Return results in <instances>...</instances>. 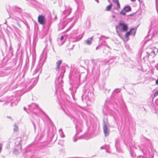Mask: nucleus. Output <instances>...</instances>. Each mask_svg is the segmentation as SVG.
I'll list each match as a JSON object with an SVG mask.
<instances>
[{
  "label": "nucleus",
  "mask_w": 158,
  "mask_h": 158,
  "mask_svg": "<svg viewBox=\"0 0 158 158\" xmlns=\"http://www.w3.org/2000/svg\"><path fill=\"white\" fill-rule=\"evenodd\" d=\"M68 115L71 119H73V122L75 125L76 133L75 136L73 137V141L74 142H76L77 139H80L82 138L81 136L78 137L77 138L76 137L78 135L79 133L82 131L83 127L82 122V121L79 120L77 119L76 117L77 116V115H75L73 113L68 114Z\"/></svg>",
  "instance_id": "nucleus-1"
},
{
  "label": "nucleus",
  "mask_w": 158,
  "mask_h": 158,
  "mask_svg": "<svg viewBox=\"0 0 158 158\" xmlns=\"http://www.w3.org/2000/svg\"><path fill=\"white\" fill-rule=\"evenodd\" d=\"M42 70L41 66L40 65H38L33 73V75H35L37 77L32 78L30 80L27 85L26 86V87L29 88L28 90L31 89L37 83L38 81V77L40 74L41 73Z\"/></svg>",
  "instance_id": "nucleus-2"
},
{
  "label": "nucleus",
  "mask_w": 158,
  "mask_h": 158,
  "mask_svg": "<svg viewBox=\"0 0 158 158\" xmlns=\"http://www.w3.org/2000/svg\"><path fill=\"white\" fill-rule=\"evenodd\" d=\"M65 69H63L60 74H58L55 81L56 90V93L58 92L59 88L60 91L63 90L62 87L63 86L64 82L62 80V78L64 76V73Z\"/></svg>",
  "instance_id": "nucleus-3"
},
{
  "label": "nucleus",
  "mask_w": 158,
  "mask_h": 158,
  "mask_svg": "<svg viewBox=\"0 0 158 158\" xmlns=\"http://www.w3.org/2000/svg\"><path fill=\"white\" fill-rule=\"evenodd\" d=\"M151 31L152 32V38L156 36L158 32V19L155 17H153L151 21V26L148 33Z\"/></svg>",
  "instance_id": "nucleus-4"
},
{
  "label": "nucleus",
  "mask_w": 158,
  "mask_h": 158,
  "mask_svg": "<svg viewBox=\"0 0 158 158\" xmlns=\"http://www.w3.org/2000/svg\"><path fill=\"white\" fill-rule=\"evenodd\" d=\"M89 89H86L84 91L83 94L82 96V100L83 102L85 101H91L93 98L94 95L92 92V87L91 86Z\"/></svg>",
  "instance_id": "nucleus-5"
},
{
  "label": "nucleus",
  "mask_w": 158,
  "mask_h": 158,
  "mask_svg": "<svg viewBox=\"0 0 158 158\" xmlns=\"http://www.w3.org/2000/svg\"><path fill=\"white\" fill-rule=\"evenodd\" d=\"M36 154L32 148L28 147L25 149L23 156L24 158H36L35 156Z\"/></svg>",
  "instance_id": "nucleus-6"
},
{
  "label": "nucleus",
  "mask_w": 158,
  "mask_h": 158,
  "mask_svg": "<svg viewBox=\"0 0 158 158\" xmlns=\"http://www.w3.org/2000/svg\"><path fill=\"white\" fill-rule=\"evenodd\" d=\"M60 6L61 7V11H62V13L61 15V19H64L68 15H69L71 13L72 9L69 6H67L65 5H63L64 7V10H63V7H62V5L59 3V4Z\"/></svg>",
  "instance_id": "nucleus-7"
},
{
  "label": "nucleus",
  "mask_w": 158,
  "mask_h": 158,
  "mask_svg": "<svg viewBox=\"0 0 158 158\" xmlns=\"http://www.w3.org/2000/svg\"><path fill=\"white\" fill-rule=\"evenodd\" d=\"M29 107V110L30 111V113L33 115L35 114L37 115V113L40 110V109L38 105L35 103H32L31 105L28 106Z\"/></svg>",
  "instance_id": "nucleus-8"
},
{
  "label": "nucleus",
  "mask_w": 158,
  "mask_h": 158,
  "mask_svg": "<svg viewBox=\"0 0 158 158\" xmlns=\"http://www.w3.org/2000/svg\"><path fill=\"white\" fill-rule=\"evenodd\" d=\"M21 10L19 8H16L13 13V18L17 21L21 20L22 18Z\"/></svg>",
  "instance_id": "nucleus-9"
},
{
  "label": "nucleus",
  "mask_w": 158,
  "mask_h": 158,
  "mask_svg": "<svg viewBox=\"0 0 158 158\" xmlns=\"http://www.w3.org/2000/svg\"><path fill=\"white\" fill-rule=\"evenodd\" d=\"M109 125L107 124L105 120L103 121V130L105 136V137L108 136L110 132Z\"/></svg>",
  "instance_id": "nucleus-10"
},
{
  "label": "nucleus",
  "mask_w": 158,
  "mask_h": 158,
  "mask_svg": "<svg viewBox=\"0 0 158 158\" xmlns=\"http://www.w3.org/2000/svg\"><path fill=\"white\" fill-rule=\"evenodd\" d=\"M77 31L74 30L73 31L71 34V35L70 36V40L74 42L78 41L80 40L82 38L83 36L82 35L81 37H79L77 35Z\"/></svg>",
  "instance_id": "nucleus-11"
},
{
  "label": "nucleus",
  "mask_w": 158,
  "mask_h": 158,
  "mask_svg": "<svg viewBox=\"0 0 158 158\" xmlns=\"http://www.w3.org/2000/svg\"><path fill=\"white\" fill-rule=\"evenodd\" d=\"M59 94L62 99H65V100L64 101V105L66 107L67 105L69 103V101L68 100L69 98V96L65 94L63 91H60V92L59 93Z\"/></svg>",
  "instance_id": "nucleus-12"
},
{
  "label": "nucleus",
  "mask_w": 158,
  "mask_h": 158,
  "mask_svg": "<svg viewBox=\"0 0 158 158\" xmlns=\"http://www.w3.org/2000/svg\"><path fill=\"white\" fill-rule=\"evenodd\" d=\"M19 141L18 143L17 144L13 152L15 155L17 154L21 150L22 147L21 143V139H18Z\"/></svg>",
  "instance_id": "nucleus-13"
},
{
  "label": "nucleus",
  "mask_w": 158,
  "mask_h": 158,
  "mask_svg": "<svg viewBox=\"0 0 158 158\" xmlns=\"http://www.w3.org/2000/svg\"><path fill=\"white\" fill-rule=\"evenodd\" d=\"M91 63L93 65L92 70L96 71L98 72H99L100 66L99 65H97L96 60L94 59L91 60Z\"/></svg>",
  "instance_id": "nucleus-14"
},
{
  "label": "nucleus",
  "mask_w": 158,
  "mask_h": 158,
  "mask_svg": "<svg viewBox=\"0 0 158 158\" xmlns=\"http://www.w3.org/2000/svg\"><path fill=\"white\" fill-rule=\"evenodd\" d=\"M146 56L148 57H151L153 58L156 55L154 50L151 49H148V51L146 52Z\"/></svg>",
  "instance_id": "nucleus-15"
},
{
  "label": "nucleus",
  "mask_w": 158,
  "mask_h": 158,
  "mask_svg": "<svg viewBox=\"0 0 158 158\" xmlns=\"http://www.w3.org/2000/svg\"><path fill=\"white\" fill-rule=\"evenodd\" d=\"M29 59L27 58L26 60V64L25 65V66L23 69V77H24L25 75L26 74L27 70L28 69L29 65Z\"/></svg>",
  "instance_id": "nucleus-16"
},
{
  "label": "nucleus",
  "mask_w": 158,
  "mask_h": 158,
  "mask_svg": "<svg viewBox=\"0 0 158 158\" xmlns=\"http://www.w3.org/2000/svg\"><path fill=\"white\" fill-rule=\"evenodd\" d=\"M38 21L40 24L44 25L46 23L45 16L43 15H39L38 17Z\"/></svg>",
  "instance_id": "nucleus-17"
},
{
  "label": "nucleus",
  "mask_w": 158,
  "mask_h": 158,
  "mask_svg": "<svg viewBox=\"0 0 158 158\" xmlns=\"http://www.w3.org/2000/svg\"><path fill=\"white\" fill-rule=\"evenodd\" d=\"M20 100L19 97L18 98L15 97L11 100V106H15L18 104V102Z\"/></svg>",
  "instance_id": "nucleus-18"
},
{
  "label": "nucleus",
  "mask_w": 158,
  "mask_h": 158,
  "mask_svg": "<svg viewBox=\"0 0 158 158\" xmlns=\"http://www.w3.org/2000/svg\"><path fill=\"white\" fill-rule=\"evenodd\" d=\"M117 99L119 103L122 104V107L123 110L124 111H126L127 110V107L123 101L122 95H120L119 98H117Z\"/></svg>",
  "instance_id": "nucleus-19"
},
{
  "label": "nucleus",
  "mask_w": 158,
  "mask_h": 158,
  "mask_svg": "<svg viewBox=\"0 0 158 158\" xmlns=\"http://www.w3.org/2000/svg\"><path fill=\"white\" fill-rule=\"evenodd\" d=\"M119 25L120 27H122L121 30L122 31L125 32L127 30L128 26L127 24L122 22H120L119 23Z\"/></svg>",
  "instance_id": "nucleus-20"
},
{
  "label": "nucleus",
  "mask_w": 158,
  "mask_h": 158,
  "mask_svg": "<svg viewBox=\"0 0 158 158\" xmlns=\"http://www.w3.org/2000/svg\"><path fill=\"white\" fill-rule=\"evenodd\" d=\"M132 31H133V33H132V35H135L136 33V29L135 28H132L129 31L127 32L125 34V37L127 38L131 34Z\"/></svg>",
  "instance_id": "nucleus-21"
},
{
  "label": "nucleus",
  "mask_w": 158,
  "mask_h": 158,
  "mask_svg": "<svg viewBox=\"0 0 158 158\" xmlns=\"http://www.w3.org/2000/svg\"><path fill=\"white\" fill-rule=\"evenodd\" d=\"M67 21H63L62 23H60L59 25V28L60 30L64 29L66 25L68 24Z\"/></svg>",
  "instance_id": "nucleus-22"
},
{
  "label": "nucleus",
  "mask_w": 158,
  "mask_h": 158,
  "mask_svg": "<svg viewBox=\"0 0 158 158\" xmlns=\"http://www.w3.org/2000/svg\"><path fill=\"white\" fill-rule=\"evenodd\" d=\"M65 41L64 37L63 35L61 36L60 38L57 39L58 44L59 45H61L63 44Z\"/></svg>",
  "instance_id": "nucleus-23"
},
{
  "label": "nucleus",
  "mask_w": 158,
  "mask_h": 158,
  "mask_svg": "<svg viewBox=\"0 0 158 158\" xmlns=\"http://www.w3.org/2000/svg\"><path fill=\"white\" fill-rule=\"evenodd\" d=\"M93 36L89 38L87 40H85V44L87 45H90L92 43V40L93 39Z\"/></svg>",
  "instance_id": "nucleus-24"
},
{
  "label": "nucleus",
  "mask_w": 158,
  "mask_h": 158,
  "mask_svg": "<svg viewBox=\"0 0 158 158\" xmlns=\"http://www.w3.org/2000/svg\"><path fill=\"white\" fill-rule=\"evenodd\" d=\"M126 145L127 147H129L131 149V148L133 147L135 145V143L133 141H131L130 142H127Z\"/></svg>",
  "instance_id": "nucleus-25"
},
{
  "label": "nucleus",
  "mask_w": 158,
  "mask_h": 158,
  "mask_svg": "<svg viewBox=\"0 0 158 158\" xmlns=\"http://www.w3.org/2000/svg\"><path fill=\"white\" fill-rule=\"evenodd\" d=\"M103 45L105 46H107L108 48H109V47L107 45L106 42L103 39L102 40L100 41L99 40V44L98 46Z\"/></svg>",
  "instance_id": "nucleus-26"
},
{
  "label": "nucleus",
  "mask_w": 158,
  "mask_h": 158,
  "mask_svg": "<svg viewBox=\"0 0 158 158\" xmlns=\"http://www.w3.org/2000/svg\"><path fill=\"white\" fill-rule=\"evenodd\" d=\"M62 60H58L56 62V70H58L60 68V66L62 63Z\"/></svg>",
  "instance_id": "nucleus-27"
},
{
  "label": "nucleus",
  "mask_w": 158,
  "mask_h": 158,
  "mask_svg": "<svg viewBox=\"0 0 158 158\" xmlns=\"http://www.w3.org/2000/svg\"><path fill=\"white\" fill-rule=\"evenodd\" d=\"M120 4L119 2H118L115 3V5L114 4L113 9L118 10L120 8Z\"/></svg>",
  "instance_id": "nucleus-28"
},
{
  "label": "nucleus",
  "mask_w": 158,
  "mask_h": 158,
  "mask_svg": "<svg viewBox=\"0 0 158 158\" xmlns=\"http://www.w3.org/2000/svg\"><path fill=\"white\" fill-rule=\"evenodd\" d=\"M120 91V89H116L114 90L113 91V93L112 94V96H114L115 97V96L118 93H119Z\"/></svg>",
  "instance_id": "nucleus-29"
},
{
  "label": "nucleus",
  "mask_w": 158,
  "mask_h": 158,
  "mask_svg": "<svg viewBox=\"0 0 158 158\" xmlns=\"http://www.w3.org/2000/svg\"><path fill=\"white\" fill-rule=\"evenodd\" d=\"M73 88L70 87L69 88V89L71 91V95L72 96V97H73V99L74 100V95L75 93L76 92V90H75L74 92V91H73Z\"/></svg>",
  "instance_id": "nucleus-30"
},
{
  "label": "nucleus",
  "mask_w": 158,
  "mask_h": 158,
  "mask_svg": "<svg viewBox=\"0 0 158 158\" xmlns=\"http://www.w3.org/2000/svg\"><path fill=\"white\" fill-rule=\"evenodd\" d=\"M123 10H124L126 12H128L131 10V8L130 6H126L124 7Z\"/></svg>",
  "instance_id": "nucleus-31"
},
{
  "label": "nucleus",
  "mask_w": 158,
  "mask_h": 158,
  "mask_svg": "<svg viewBox=\"0 0 158 158\" xmlns=\"http://www.w3.org/2000/svg\"><path fill=\"white\" fill-rule=\"evenodd\" d=\"M110 148V146L109 145H105L104 146H102L101 147V149L105 148L106 150V152H109L108 150V149H109Z\"/></svg>",
  "instance_id": "nucleus-32"
},
{
  "label": "nucleus",
  "mask_w": 158,
  "mask_h": 158,
  "mask_svg": "<svg viewBox=\"0 0 158 158\" xmlns=\"http://www.w3.org/2000/svg\"><path fill=\"white\" fill-rule=\"evenodd\" d=\"M40 132H39L38 133V136L41 139L42 137H43L44 135V131H43V133H41V130H40Z\"/></svg>",
  "instance_id": "nucleus-33"
},
{
  "label": "nucleus",
  "mask_w": 158,
  "mask_h": 158,
  "mask_svg": "<svg viewBox=\"0 0 158 158\" xmlns=\"http://www.w3.org/2000/svg\"><path fill=\"white\" fill-rule=\"evenodd\" d=\"M112 4H110L109 5L107 6L105 9L106 11H110L112 7Z\"/></svg>",
  "instance_id": "nucleus-34"
},
{
  "label": "nucleus",
  "mask_w": 158,
  "mask_h": 158,
  "mask_svg": "<svg viewBox=\"0 0 158 158\" xmlns=\"http://www.w3.org/2000/svg\"><path fill=\"white\" fill-rule=\"evenodd\" d=\"M13 131L15 132H17L18 131V127L16 124H15L14 125Z\"/></svg>",
  "instance_id": "nucleus-35"
},
{
  "label": "nucleus",
  "mask_w": 158,
  "mask_h": 158,
  "mask_svg": "<svg viewBox=\"0 0 158 158\" xmlns=\"http://www.w3.org/2000/svg\"><path fill=\"white\" fill-rule=\"evenodd\" d=\"M59 133L61 137L64 138V134L62 129H60L59 130Z\"/></svg>",
  "instance_id": "nucleus-36"
},
{
  "label": "nucleus",
  "mask_w": 158,
  "mask_h": 158,
  "mask_svg": "<svg viewBox=\"0 0 158 158\" xmlns=\"http://www.w3.org/2000/svg\"><path fill=\"white\" fill-rule=\"evenodd\" d=\"M115 147L117 151L118 147L119 145V140L118 139H116L115 140Z\"/></svg>",
  "instance_id": "nucleus-37"
},
{
  "label": "nucleus",
  "mask_w": 158,
  "mask_h": 158,
  "mask_svg": "<svg viewBox=\"0 0 158 158\" xmlns=\"http://www.w3.org/2000/svg\"><path fill=\"white\" fill-rule=\"evenodd\" d=\"M6 75V73L4 72L0 71V77H3Z\"/></svg>",
  "instance_id": "nucleus-38"
},
{
  "label": "nucleus",
  "mask_w": 158,
  "mask_h": 158,
  "mask_svg": "<svg viewBox=\"0 0 158 158\" xmlns=\"http://www.w3.org/2000/svg\"><path fill=\"white\" fill-rule=\"evenodd\" d=\"M130 154L131 157L133 158L134 157L136 156L135 153L131 150L130 151Z\"/></svg>",
  "instance_id": "nucleus-39"
},
{
  "label": "nucleus",
  "mask_w": 158,
  "mask_h": 158,
  "mask_svg": "<svg viewBox=\"0 0 158 158\" xmlns=\"http://www.w3.org/2000/svg\"><path fill=\"white\" fill-rule=\"evenodd\" d=\"M125 48L127 49V51L129 52H130L131 51V49L130 48L129 46L127 44H126L125 45Z\"/></svg>",
  "instance_id": "nucleus-40"
},
{
  "label": "nucleus",
  "mask_w": 158,
  "mask_h": 158,
  "mask_svg": "<svg viewBox=\"0 0 158 158\" xmlns=\"http://www.w3.org/2000/svg\"><path fill=\"white\" fill-rule=\"evenodd\" d=\"M126 12L124 10H123V9L120 12V14L123 15H126Z\"/></svg>",
  "instance_id": "nucleus-41"
},
{
  "label": "nucleus",
  "mask_w": 158,
  "mask_h": 158,
  "mask_svg": "<svg viewBox=\"0 0 158 158\" xmlns=\"http://www.w3.org/2000/svg\"><path fill=\"white\" fill-rule=\"evenodd\" d=\"M80 75L79 74L78 75L77 79L78 80V81H77V83L78 85H79L80 84Z\"/></svg>",
  "instance_id": "nucleus-42"
},
{
  "label": "nucleus",
  "mask_w": 158,
  "mask_h": 158,
  "mask_svg": "<svg viewBox=\"0 0 158 158\" xmlns=\"http://www.w3.org/2000/svg\"><path fill=\"white\" fill-rule=\"evenodd\" d=\"M103 37H104L106 39H109V37H105V36H104V35H102L100 38H99V40L100 41H101V40H102V38Z\"/></svg>",
  "instance_id": "nucleus-43"
},
{
  "label": "nucleus",
  "mask_w": 158,
  "mask_h": 158,
  "mask_svg": "<svg viewBox=\"0 0 158 158\" xmlns=\"http://www.w3.org/2000/svg\"><path fill=\"white\" fill-rule=\"evenodd\" d=\"M35 63V61L33 60L32 62L31 69L34 67Z\"/></svg>",
  "instance_id": "nucleus-44"
},
{
  "label": "nucleus",
  "mask_w": 158,
  "mask_h": 158,
  "mask_svg": "<svg viewBox=\"0 0 158 158\" xmlns=\"http://www.w3.org/2000/svg\"><path fill=\"white\" fill-rule=\"evenodd\" d=\"M112 1L114 2V5H115V3L119 2L118 0H112Z\"/></svg>",
  "instance_id": "nucleus-45"
},
{
  "label": "nucleus",
  "mask_w": 158,
  "mask_h": 158,
  "mask_svg": "<svg viewBox=\"0 0 158 158\" xmlns=\"http://www.w3.org/2000/svg\"><path fill=\"white\" fill-rule=\"evenodd\" d=\"M24 110L25 111H26L27 112V113H30V111H29V110H26V107H24Z\"/></svg>",
  "instance_id": "nucleus-46"
},
{
  "label": "nucleus",
  "mask_w": 158,
  "mask_h": 158,
  "mask_svg": "<svg viewBox=\"0 0 158 158\" xmlns=\"http://www.w3.org/2000/svg\"><path fill=\"white\" fill-rule=\"evenodd\" d=\"M103 89L105 90V93H106L107 91V92H108V91H109V90H110L109 89H105L104 87H103Z\"/></svg>",
  "instance_id": "nucleus-47"
},
{
  "label": "nucleus",
  "mask_w": 158,
  "mask_h": 158,
  "mask_svg": "<svg viewBox=\"0 0 158 158\" xmlns=\"http://www.w3.org/2000/svg\"><path fill=\"white\" fill-rule=\"evenodd\" d=\"M2 144H0V153L1 152V151L2 150Z\"/></svg>",
  "instance_id": "nucleus-48"
},
{
  "label": "nucleus",
  "mask_w": 158,
  "mask_h": 158,
  "mask_svg": "<svg viewBox=\"0 0 158 158\" xmlns=\"http://www.w3.org/2000/svg\"><path fill=\"white\" fill-rule=\"evenodd\" d=\"M81 13L80 14V15H79V16H78V17H77L76 16V17L75 18V19H76L77 20L78 19V18L79 17H81Z\"/></svg>",
  "instance_id": "nucleus-49"
},
{
  "label": "nucleus",
  "mask_w": 158,
  "mask_h": 158,
  "mask_svg": "<svg viewBox=\"0 0 158 158\" xmlns=\"http://www.w3.org/2000/svg\"><path fill=\"white\" fill-rule=\"evenodd\" d=\"M156 8L157 12L158 14V5L157 4H156Z\"/></svg>",
  "instance_id": "nucleus-50"
},
{
  "label": "nucleus",
  "mask_w": 158,
  "mask_h": 158,
  "mask_svg": "<svg viewBox=\"0 0 158 158\" xmlns=\"http://www.w3.org/2000/svg\"><path fill=\"white\" fill-rule=\"evenodd\" d=\"M158 95V90L155 93L154 95L155 96Z\"/></svg>",
  "instance_id": "nucleus-51"
},
{
  "label": "nucleus",
  "mask_w": 158,
  "mask_h": 158,
  "mask_svg": "<svg viewBox=\"0 0 158 158\" xmlns=\"http://www.w3.org/2000/svg\"><path fill=\"white\" fill-rule=\"evenodd\" d=\"M46 118L49 120V121H50V122H51V120L50 119V118L48 117V116L47 115H46Z\"/></svg>",
  "instance_id": "nucleus-52"
},
{
  "label": "nucleus",
  "mask_w": 158,
  "mask_h": 158,
  "mask_svg": "<svg viewBox=\"0 0 158 158\" xmlns=\"http://www.w3.org/2000/svg\"><path fill=\"white\" fill-rule=\"evenodd\" d=\"M6 91H4L2 93H1L0 94V97H1V96H2V95L4 94V93H5L6 92Z\"/></svg>",
  "instance_id": "nucleus-53"
},
{
  "label": "nucleus",
  "mask_w": 158,
  "mask_h": 158,
  "mask_svg": "<svg viewBox=\"0 0 158 158\" xmlns=\"http://www.w3.org/2000/svg\"><path fill=\"white\" fill-rule=\"evenodd\" d=\"M33 126H34V129L35 130V129H36V126H35V125L34 123H33Z\"/></svg>",
  "instance_id": "nucleus-54"
},
{
  "label": "nucleus",
  "mask_w": 158,
  "mask_h": 158,
  "mask_svg": "<svg viewBox=\"0 0 158 158\" xmlns=\"http://www.w3.org/2000/svg\"><path fill=\"white\" fill-rule=\"evenodd\" d=\"M156 85H158V79L156 81Z\"/></svg>",
  "instance_id": "nucleus-55"
},
{
  "label": "nucleus",
  "mask_w": 158,
  "mask_h": 158,
  "mask_svg": "<svg viewBox=\"0 0 158 158\" xmlns=\"http://www.w3.org/2000/svg\"><path fill=\"white\" fill-rule=\"evenodd\" d=\"M142 152H143V154H144V153H145V151L144 149H143L142 150Z\"/></svg>",
  "instance_id": "nucleus-56"
},
{
  "label": "nucleus",
  "mask_w": 158,
  "mask_h": 158,
  "mask_svg": "<svg viewBox=\"0 0 158 158\" xmlns=\"http://www.w3.org/2000/svg\"><path fill=\"white\" fill-rule=\"evenodd\" d=\"M7 118H10V119H11V117L10 116H7Z\"/></svg>",
  "instance_id": "nucleus-57"
},
{
  "label": "nucleus",
  "mask_w": 158,
  "mask_h": 158,
  "mask_svg": "<svg viewBox=\"0 0 158 158\" xmlns=\"http://www.w3.org/2000/svg\"><path fill=\"white\" fill-rule=\"evenodd\" d=\"M112 17L113 18H114L115 17V16L114 15H113Z\"/></svg>",
  "instance_id": "nucleus-58"
},
{
  "label": "nucleus",
  "mask_w": 158,
  "mask_h": 158,
  "mask_svg": "<svg viewBox=\"0 0 158 158\" xmlns=\"http://www.w3.org/2000/svg\"><path fill=\"white\" fill-rule=\"evenodd\" d=\"M55 19H57V16L56 15L55 16Z\"/></svg>",
  "instance_id": "nucleus-59"
},
{
  "label": "nucleus",
  "mask_w": 158,
  "mask_h": 158,
  "mask_svg": "<svg viewBox=\"0 0 158 158\" xmlns=\"http://www.w3.org/2000/svg\"><path fill=\"white\" fill-rule=\"evenodd\" d=\"M18 45H19V48L20 47V44H19V43L18 44Z\"/></svg>",
  "instance_id": "nucleus-60"
},
{
  "label": "nucleus",
  "mask_w": 158,
  "mask_h": 158,
  "mask_svg": "<svg viewBox=\"0 0 158 158\" xmlns=\"http://www.w3.org/2000/svg\"><path fill=\"white\" fill-rule=\"evenodd\" d=\"M98 46H97V47L96 48V50H97V49H98Z\"/></svg>",
  "instance_id": "nucleus-61"
},
{
  "label": "nucleus",
  "mask_w": 158,
  "mask_h": 158,
  "mask_svg": "<svg viewBox=\"0 0 158 158\" xmlns=\"http://www.w3.org/2000/svg\"><path fill=\"white\" fill-rule=\"evenodd\" d=\"M131 1L133 2L135 1V0H131Z\"/></svg>",
  "instance_id": "nucleus-62"
},
{
  "label": "nucleus",
  "mask_w": 158,
  "mask_h": 158,
  "mask_svg": "<svg viewBox=\"0 0 158 158\" xmlns=\"http://www.w3.org/2000/svg\"><path fill=\"white\" fill-rule=\"evenodd\" d=\"M95 1H96L98 3V2H99V1H98V0H95Z\"/></svg>",
  "instance_id": "nucleus-63"
},
{
  "label": "nucleus",
  "mask_w": 158,
  "mask_h": 158,
  "mask_svg": "<svg viewBox=\"0 0 158 158\" xmlns=\"http://www.w3.org/2000/svg\"><path fill=\"white\" fill-rule=\"evenodd\" d=\"M108 75H109V74H108V73H107V76H108Z\"/></svg>",
  "instance_id": "nucleus-64"
}]
</instances>
